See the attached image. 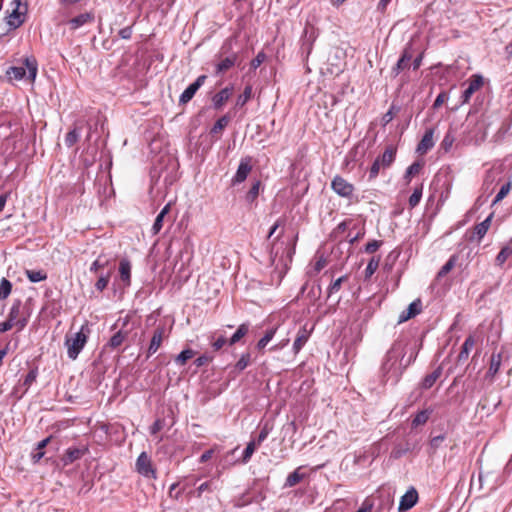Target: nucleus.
<instances>
[{"mask_svg":"<svg viewBox=\"0 0 512 512\" xmlns=\"http://www.w3.org/2000/svg\"><path fill=\"white\" fill-rule=\"evenodd\" d=\"M417 355L416 347H409L406 339H396L383 357L380 366L382 381H392L396 385L405 370L415 362Z\"/></svg>","mask_w":512,"mask_h":512,"instance_id":"obj_1","label":"nucleus"},{"mask_svg":"<svg viewBox=\"0 0 512 512\" xmlns=\"http://www.w3.org/2000/svg\"><path fill=\"white\" fill-rule=\"evenodd\" d=\"M38 72V63L35 57H25L23 60V66H12L6 71V75L10 80H22L26 79L30 82H34Z\"/></svg>","mask_w":512,"mask_h":512,"instance_id":"obj_2","label":"nucleus"},{"mask_svg":"<svg viewBox=\"0 0 512 512\" xmlns=\"http://www.w3.org/2000/svg\"><path fill=\"white\" fill-rule=\"evenodd\" d=\"M90 329L87 325H82L80 330L73 334H67L65 338V346L67 347V355L71 360H76L82 349L87 343Z\"/></svg>","mask_w":512,"mask_h":512,"instance_id":"obj_3","label":"nucleus"},{"mask_svg":"<svg viewBox=\"0 0 512 512\" xmlns=\"http://www.w3.org/2000/svg\"><path fill=\"white\" fill-rule=\"evenodd\" d=\"M397 149L393 145L386 147L382 155H379L373 162L369 170V179H375L381 169L389 168L395 160Z\"/></svg>","mask_w":512,"mask_h":512,"instance_id":"obj_4","label":"nucleus"},{"mask_svg":"<svg viewBox=\"0 0 512 512\" xmlns=\"http://www.w3.org/2000/svg\"><path fill=\"white\" fill-rule=\"evenodd\" d=\"M14 3H16V6L6 17L7 25L9 26L10 30L17 29L23 24L27 12L26 5L22 6L20 0H14Z\"/></svg>","mask_w":512,"mask_h":512,"instance_id":"obj_5","label":"nucleus"},{"mask_svg":"<svg viewBox=\"0 0 512 512\" xmlns=\"http://www.w3.org/2000/svg\"><path fill=\"white\" fill-rule=\"evenodd\" d=\"M331 188L337 195L344 198H350L354 192L353 184L349 183L339 175L333 178L331 182Z\"/></svg>","mask_w":512,"mask_h":512,"instance_id":"obj_6","label":"nucleus"},{"mask_svg":"<svg viewBox=\"0 0 512 512\" xmlns=\"http://www.w3.org/2000/svg\"><path fill=\"white\" fill-rule=\"evenodd\" d=\"M252 170V158L247 156L240 160L238 169L232 178V184L236 185L246 180Z\"/></svg>","mask_w":512,"mask_h":512,"instance_id":"obj_7","label":"nucleus"},{"mask_svg":"<svg viewBox=\"0 0 512 512\" xmlns=\"http://www.w3.org/2000/svg\"><path fill=\"white\" fill-rule=\"evenodd\" d=\"M88 452L89 448L87 445H82L79 447H69L63 454L61 461L64 466H67L72 464L76 460L82 458Z\"/></svg>","mask_w":512,"mask_h":512,"instance_id":"obj_8","label":"nucleus"},{"mask_svg":"<svg viewBox=\"0 0 512 512\" xmlns=\"http://www.w3.org/2000/svg\"><path fill=\"white\" fill-rule=\"evenodd\" d=\"M206 79V75H200L192 84H190L180 95L179 104H187L194 97L199 88L205 83Z\"/></svg>","mask_w":512,"mask_h":512,"instance_id":"obj_9","label":"nucleus"},{"mask_svg":"<svg viewBox=\"0 0 512 512\" xmlns=\"http://www.w3.org/2000/svg\"><path fill=\"white\" fill-rule=\"evenodd\" d=\"M137 472L148 478H155V471L152 468L151 459L145 452H142L136 461Z\"/></svg>","mask_w":512,"mask_h":512,"instance_id":"obj_10","label":"nucleus"},{"mask_svg":"<svg viewBox=\"0 0 512 512\" xmlns=\"http://www.w3.org/2000/svg\"><path fill=\"white\" fill-rule=\"evenodd\" d=\"M95 20L93 12L81 13L73 18L67 20L66 24L69 26L71 31H75L86 24H92Z\"/></svg>","mask_w":512,"mask_h":512,"instance_id":"obj_11","label":"nucleus"},{"mask_svg":"<svg viewBox=\"0 0 512 512\" xmlns=\"http://www.w3.org/2000/svg\"><path fill=\"white\" fill-rule=\"evenodd\" d=\"M21 306L22 302L20 299L14 300L7 317V319L18 326V330H22L28 322L27 318H19Z\"/></svg>","mask_w":512,"mask_h":512,"instance_id":"obj_12","label":"nucleus"},{"mask_svg":"<svg viewBox=\"0 0 512 512\" xmlns=\"http://www.w3.org/2000/svg\"><path fill=\"white\" fill-rule=\"evenodd\" d=\"M501 404V397L497 394L489 393L479 401L478 407L487 414L493 413Z\"/></svg>","mask_w":512,"mask_h":512,"instance_id":"obj_13","label":"nucleus"},{"mask_svg":"<svg viewBox=\"0 0 512 512\" xmlns=\"http://www.w3.org/2000/svg\"><path fill=\"white\" fill-rule=\"evenodd\" d=\"M418 501V492L414 487H411L401 497L398 510L400 512L408 511L416 505Z\"/></svg>","mask_w":512,"mask_h":512,"instance_id":"obj_14","label":"nucleus"},{"mask_svg":"<svg viewBox=\"0 0 512 512\" xmlns=\"http://www.w3.org/2000/svg\"><path fill=\"white\" fill-rule=\"evenodd\" d=\"M422 311V302L420 299H416L413 302H411L408 306V308L404 311H402L398 318V324L404 323L408 321L411 318H414L418 314H420Z\"/></svg>","mask_w":512,"mask_h":512,"instance_id":"obj_15","label":"nucleus"},{"mask_svg":"<svg viewBox=\"0 0 512 512\" xmlns=\"http://www.w3.org/2000/svg\"><path fill=\"white\" fill-rule=\"evenodd\" d=\"M233 94V86H228L220 90L212 97L213 108L221 110L224 104L230 99Z\"/></svg>","mask_w":512,"mask_h":512,"instance_id":"obj_16","label":"nucleus"},{"mask_svg":"<svg viewBox=\"0 0 512 512\" xmlns=\"http://www.w3.org/2000/svg\"><path fill=\"white\" fill-rule=\"evenodd\" d=\"M434 129L429 128L425 131L422 139L417 145L416 152L420 155L426 154L434 146Z\"/></svg>","mask_w":512,"mask_h":512,"instance_id":"obj_17","label":"nucleus"},{"mask_svg":"<svg viewBox=\"0 0 512 512\" xmlns=\"http://www.w3.org/2000/svg\"><path fill=\"white\" fill-rule=\"evenodd\" d=\"M483 85V78L480 75H473L468 87L463 91L462 102L467 103L471 96Z\"/></svg>","mask_w":512,"mask_h":512,"instance_id":"obj_18","label":"nucleus"},{"mask_svg":"<svg viewBox=\"0 0 512 512\" xmlns=\"http://www.w3.org/2000/svg\"><path fill=\"white\" fill-rule=\"evenodd\" d=\"M164 335L165 326H158L153 333L150 345L148 347V357L156 353V351L159 349L163 341Z\"/></svg>","mask_w":512,"mask_h":512,"instance_id":"obj_19","label":"nucleus"},{"mask_svg":"<svg viewBox=\"0 0 512 512\" xmlns=\"http://www.w3.org/2000/svg\"><path fill=\"white\" fill-rule=\"evenodd\" d=\"M412 54L408 50H404L396 65L391 70V76L397 77L403 70L409 67Z\"/></svg>","mask_w":512,"mask_h":512,"instance_id":"obj_20","label":"nucleus"},{"mask_svg":"<svg viewBox=\"0 0 512 512\" xmlns=\"http://www.w3.org/2000/svg\"><path fill=\"white\" fill-rule=\"evenodd\" d=\"M311 334V330L306 328V325L302 326L297 333L296 339L293 343V351L298 353L302 347L306 344Z\"/></svg>","mask_w":512,"mask_h":512,"instance_id":"obj_21","label":"nucleus"},{"mask_svg":"<svg viewBox=\"0 0 512 512\" xmlns=\"http://www.w3.org/2000/svg\"><path fill=\"white\" fill-rule=\"evenodd\" d=\"M475 346V338L473 335H469L461 346V350L457 357V363L465 362L470 354V351Z\"/></svg>","mask_w":512,"mask_h":512,"instance_id":"obj_22","label":"nucleus"},{"mask_svg":"<svg viewBox=\"0 0 512 512\" xmlns=\"http://www.w3.org/2000/svg\"><path fill=\"white\" fill-rule=\"evenodd\" d=\"M315 39H316V35H315L313 29H311V31H309L308 28H305L303 35H302V44H301L302 53H306L307 55H309L311 53L312 47H313V42L315 41Z\"/></svg>","mask_w":512,"mask_h":512,"instance_id":"obj_23","label":"nucleus"},{"mask_svg":"<svg viewBox=\"0 0 512 512\" xmlns=\"http://www.w3.org/2000/svg\"><path fill=\"white\" fill-rule=\"evenodd\" d=\"M502 360H503V353L502 352H493L492 355H491V358H490V365H489V369L487 371V376L488 377H494L500 367H501V364H502Z\"/></svg>","mask_w":512,"mask_h":512,"instance_id":"obj_24","label":"nucleus"},{"mask_svg":"<svg viewBox=\"0 0 512 512\" xmlns=\"http://www.w3.org/2000/svg\"><path fill=\"white\" fill-rule=\"evenodd\" d=\"M238 59V55L236 53H232L230 56L222 59L216 65V74H221L232 68Z\"/></svg>","mask_w":512,"mask_h":512,"instance_id":"obj_25","label":"nucleus"},{"mask_svg":"<svg viewBox=\"0 0 512 512\" xmlns=\"http://www.w3.org/2000/svg\"><path fill=\"white\" fill-rule=\"evenodd\" d=\"M441 374H442V368L438 367L433 372L426 375L423 378L422 382L420 383L421 389H424V390L430 389L435 384L437 379L441 376Z\"/></svg>","mask_w":512,"mask_h":512,"instance_id":"obj_26","label":"nucleus"},{"mask_svg":"<svg viewBox=\"0 0 512 512\" xmlns=\"http://www.w3.org/2000/svg\"><path fill=\"white\" fill-rule=\"evenodd\" d=\"M119 273L121 280L127 285L131 279V263L128 259H122L119 263Z\"/></svg>","mask_w":512,"mask_h":512,"instance_id":"obj_27","label":"nucleus"},{"mask_svg":"<svg viewBox=\"0 0 512 512\" xmlns=\"http://www.w3.org/2000/svg\"><path fill=\"white\" fill-rule=\"evenodd\" d=\"M512 255V240L505 246L502 247L500 252L497 254L495 258L496 266H503V264L507 261V259Z\"/></svg>","mask_w":512,"mask_h":512,"instance_id":"obj_28","label":"nucleus"},{"mask_svg":"<svg viewBox=\"0 0 512 512\" xmlns=\"http://www.w3.org/2000/svg\"><path fill=\"white\" fill-rule=\"evenodd\" d=\"M169 211H170V204H166L162 208L160 213L157 215V217L153 223V226H152V233L154 235L158 234L160 232V230L162 229L164 217H165V215H167L169 213Z\"/></svg>","mask_w":512,"mask_h":512,"instance_id":"obj_29","label":"nucleus"},{"mask_svg":"<svg viewBox=\"0 0 512 512\" xmlns=\"http://www.w3.org/2000/svg\"><path fill=\"white\" fill-rule=\"evenodd\" d=\"M492 217H493V213L490 214L484 221H482L481 223L477 224L474 227V235H476L479 240H481L487 233V231L491 225Z\"/></svg>","mask_w":512,"mask_h":512,"instance_id":"obj_30","label":"nucleus"},{"mask_svg":"<svg viewBox=\"0 0 512 512\" xmlns=\"http://www.w3.org/2000/svg\"><path fill=\"white\" fill-rule=\"evenodd\" d=\"M458 261V255L453 254L450 256L448 261L441 267L439 272L437 273V278L440 279L444 276H446L457 264Z\"/></svg>","mask_w":512,"mask_h":512,"instance_id":"obj_31","label":"nucleus"},{"mask_svg":"<svg viewBox=\"0 0 512 512\" xmlns=\"http://www.w3.org/2000/svg\"><path fill=\"white\" fill-rule=\"evenodd\" d=\"M231 121V116L229 114H225L222 117H220L213 127L210 130L211 135L219 134L222 132V130L225 129V127L229 124Z\"/></svg>","mask_w":512,"mask_h":512,"instance_id":"obj_32","label":"nucleus"},{"mask_svg":"<svg viewBox=\"0 0 512 512\" xmlns=\"http://www.w3.org/2000/svg\"><path fill=\"white\" fill-rule=\"evenodd\" d=\"M128 333L127 332H123V331H118L116 332L111 338L110 340L108 341V343L106 344L105 347H109L111 349H116L118 348L119 346L122 345V343L124 342V340L126 339Z\"/></svg>","mask_w":512,"mask_h":512,"instance_id":"obj_33","label":"nucleus"},{"mask_svg":"<svg viewBox=\"0 0 512 512\" xmlns=\"http://www.w3.org/2000/svg\"><path fill=\"white\" fill-rule=\"evenodd\" d=\"M248 331H249V324L248 323L241 324L237 328L236 332L229 339L228 344L230 346L236 344L248 333Z\"/></svg>","mask_w":512,"mask_h":512,"instance_id":"obj_34","label":"nucleus"},{"mask_svg":"<svg viewBox=\"0 0 512 512\" xmlns=\"http://www.w3.org/2000/svg\"><path fill=\"white\" fill-rule=\"evenodd\" d=\"M432 413L431 409H424L419 411L412 420V427H418L424 425Z\"/></svg>","mask_w":512,"mask_h":512,"instance_id":"obj_35","label":"nucleus"},{"mask_svg":"<svg viewBox=\"0 0 512 512\" xmlns=\"http://www.w3.org/2000/svg\"><path fill=\"white\" fill-rule=\"evenodd\" d=\"M25 275L32 283H38L47 279V273L43 270H26Z\"/></svg>","mask_w":512,"mask_h":512,"instance_id":"obj_36","label":"nucleus"},{"mask_svg":"<svg viewBox=\"0 0 512 512\" xmlns=\"http://www.w3.org/2000/svg\"><path fill=\"white\" fill-rule=\"evenodd\" d=\"M276 331H277L276 327L268 329L265 332V334L263 335V337L260 338L259 341L257 342L256 348L260 351L263 350L267 346V344L273 339Z\"/></svg>","mask_w":512,"mask_h":512,"instance_id":"obj_37","label":"nucleus"},{"mask_svg":"<svg viewBox=\"0 0 512 512\" xmlns=\"http://www.w3.org/2000/svg\"><path fill=\"white\" fill-rule=\"evenodd\" d=\"M12 292V283L3 277L0 281V300H5Z\"/></svg>","mask_w":512,"mask_h":512,"instance_id":"obj_38","label":"nucleus"},{"mask_svg":"<svg viewBox=\"0 0 512 512\" xmlns=\"http://www.w3.org/2000/svg\"><path fill=\"white\" fill-rule=\"evenodd\" d=\"M196 352L190 348L181 351L175 358V362L179 365H184L189 359L195 356Z\"/></svg>","mask_w":512,"mask_h":512,"instance_id":"obj_39","label":"nucleus"},{"mask_svg":"<svg viewBox=\"0 0 512 512\" xmlns=\"http://www.w3.org/2000/svg\"><path fill=\"white\" fill-rule=\"evenodd\" d=\"M304 477V474L299 473V469H296L294 472L290 473L286 478L284 487H293L297 485Z\"/></svg>","mask_w":512,"mask_h":512,"instance_id":"obj_40","label":"nucleus"},{"mask_svg":"<svg viewBox=\"0 0 512 512\" xmlns=\"http://www.w3.org/2000/svg\"><path fill=\"white\" fill-rule=\"evenodd\" d=\"M112 271H113V268L111 267L106 274H101L99 276V279L95 283V288L98 291H103L107 287L110 277H111V274H112Z\"/></svg>","mask_w":512,"mask_h":512,"instance_id":"obj_41","label":"nucleus"},{"mask_svg":"<svg viewBox=\"0 0 512 512\" xmlns=\"http://www.w3.org/2000/svg\"><path fill=\"white\" fill-rule=\"evenodd\" d=\"M260 186L261 182L259 180L252 184L251 188L249 189L245 197L247 202L253 203L257 199L259 195Z\"/></svg>","mask_w":512,"mask_h":512,"instance_id":"obj_42","label":"nucleus"},{"mask_svg":"<svg viewBox=\"0 0 512 512\" xmlns=\"http://www.w3.org/2000/svg\"><path fill=\"white\" fill-rule=\"evenodd\" d=\"M252 97V86L247 85L241 95L238 96L236 106H244Z\"/></svg>","mask_w":512,"mask_h":512,"instance_id":"obj_43","label":"nucleus"},{"mask_svg":"<svg viewBox=\"0 0 512 512\" xmlns=\"http://www.w3.org/2000/svg\"><path fill=\"white\" fill-rule=\"evenodd\" d=\"M109 265V260L100 255L90 266V272L98 273L100 269H104Z\"/></svg>","mask_w":512,"mask_h":512,"instance_id":"obj_44","label":"nucleus"},{"mask_svg":"<svg viewBox=\"0 0 512 512\" xmlns=\"http://www.w3.org/2000/svg\"><path fill=\"white\" fill-rule=\"evenodd\" d=\"M379 262H380V256L378 257H372L367 266H366V269H365V278H369L371 277L375 271L377 270L378 266H379Z\"/></svg>","mask_w":512,"mask_h":512,"instance_id":"obj_45","label":"nucleus"},{"mask_svg":"<svg viewBox=\"0 0 512 512\" xmlns=\"http://www.w3.org/2000/svg\"><path fill=\"white\" fill-rule=\"evenodd\" d=\"M79 137H80V132L78 131L77 128H74L73 130L69 131L66 134L65 145L69 148L72 147L75 143H77V141L79 140Z\"/></svg>","mask_w":512,"mask_h":512,"instance_id":"obj_46","label":"nucleus"},{"mask_svg":"<svg viewBox=\"0 0 512 512\" xmlns=\"http://www.w3.org/2000/svg\"><path fill=\"white\" fill-rule=\"evenodd\" d=\"M347 276H341L333 281L328 287V297H331L334 293H337L341 289V285L344 281H347Z\"/></svg>","mask_w":512,"mask_h":512,"instance_id":"obj_47","label":"nucleus"},{"mask_svg":"<svg viewBox=\"0 0 512 512\" xmlns=\"http://www.w3.org/2000/svg\"><path fill=\"white\" fill-rule=\"evenodd\" d=\"M510 189H511V182L508 181L507 183H505L504 185H502V187L500 188L499 192L496 194L493 202H492V205H495L496 203L500 202L502 199H504L507 194L510 192Z\"/></svg>","mask_w":512,"mask_h":512,"instance_id":"obj_48","label":"nucleus"},{"mask_svg":"<svg viewBox=\"0 0 512 512\" xmlns=\"http://www.w3.org/2000/svg\"><path fill=\"white\" fill-rule=\"evenodd\" d=\"M251 361V354L249 352L243 353L240 359L235 364V369L243 371Z\"/></svg>","mask_w":512,"mask_h":512,"instance_id":"obj_49","label":"nucleus"},{"mask_svg":"<svg viewBox=\"0 0 512 512\" xmlns=\"http://www.w3.org/2000/svg\"><path fill=\"white\" fill-rule=\"evenodd\" d=\"M422 168V164L419 163V162H414L413 164H411L406 172H405V176L404 178L407 180V182H410L411 180V177L418 174L420 172Z\"/></svg>","mask_w":512,"mask_h":512,"instance_id":"obj_50","label":"nucleus"},{"mask_svg":"<svg viewBox=\"0 0 512 512\" xmlns=\"http://www.w3.org/2000/svg\"><path fill=\"white\" fill-rule=\"evenodd\" d=\"M271 431V427L268 425V423L264 424L258 434V436L253 439L252 441L256 443L258 446L261 445V443L268 437L269 433Z\"/></svg>","mask_w":512,"mask_h":512,"instance_id":"obj_51","label":"nucleus"},{"mask_svg":"<svg viewBox=\"0 0 512 512\" xmlns=\"http://www.w3.org/2000/svg\"><path fill=\"white\" fill-rule=\"evenodd\" d=\"M257 447L258 445L254 443L252 440L247 444L242 456V462L244 464L250 460Z\"/></svg>","mask_w":512,"mask_h":512,"instance_id":"obj_52","label":"nucleus"},{"mask_svg":"<svg viewBox=\"0 0 512 512\" xmlns=\"http://www.w3.org/2000/svg\"><path fill=\"white\" fill-rule=\"evenodd\" d=\"M421 197H422V186H420L419 188H415L413 193L410 195L409 200H408L410 207L411 208L416 207L419 204Z\"/></svg>","mask_w":512,"mask_h":512,"instance_id":"obj_53","label":"nucleus"},{"mask_svg":"<svg viewBox=\"0 0 512 512\" xmlns=\"http://www.w3.org/2000/svg\"><path fill=\"white\" fill-rule=\"evenodd\" d=\"M382 243L383 242L380 240H372L365 245L364 251L368 254H372L382 246Z\"/></svg>","mask_w":512,"mask_h":512,"instance_id":"obj_54","label":"nucleus"},{"mask_svg":"<svg viewBox=\"0 0 512 512\" xmlns=\"http://www.w3.org/2000/svg\"><path fill=\"white\" fill-rule=\"evenodd\" d=\"M266 59V54L263 51H260L256 57L251 61L250 67L251 69L256 70Z\"/></svg>","mask_w":512,"mask_h":512,"instance_id":"obj_55","label":"nucleus"},{"mask_svg":"<svg viewBox=\"0 0 512 512\" xmlns=\"http://www.w3.org/2000/svg\"><path fill=\"white\" fill-rule=\"evenodd\" d=\"M37 375H38L37 368L31 369L29 371V373L26 375V377L23 381V385L26 386L27 388L30 387L32 385V383L36 380Z\"/></svg>","mask_w":512,"mask_h":512,"instance_id":"obj_56","label":"nucleus"},{"mask_svg":"<svg viewBox=\"0 0 512 512\" xmlns=\"http://www.w3.org/2000/svg\"><path fill=\"white\" fill-rule=\"evenodd\" d=\"M212 359H213L212 356L203 354L194 360V364L196 367H202V366L206 365L207 363L211 362Z\"/></svg>","mask_w":512,"mask_h":512,"instance_id":"obj_57","label":"nucleus"},{"mask_svg":"<svg viewBox=\"0 0 512 512\" xmlns=\"http://www.w3.org/2000/svg\"><path fill=\"white\" fill-rule=\"evenodd\" d=\"M212 481H207V482H204L202 483L196 490L197 492V497H201L202 493L203 492H212L213 491V488H212Z\"/></svg>","mask_w":512,"mask_h":512,"instance_id":"obj_58","label":"nucleus"},{"mask_svg":"<svg viewBox=\"0 0 512 512\" xmlns=\"http://www.w3.org/2000/svg\"><path fill=\"white\" fill-rule=\"evenodd\" d=\"M448 99V95L445 91H442L441 93L438 94V96L436 97L434 103H433V108L434 109H438L439 107L442 106V104Z\"/></svg>","mask_w":512,"mask_h":512,"instance_id":"obj_59","label":"nucleus"},{"mask_svg":"<svg viewBox=\"0 0 512 512\" xmlns=\"http://www.w3.org/2000/svg\"><path fill=\"white\" fill-rule=\"evenodd\" d=\"M453 141H454L453 136H451L450 134H446L445 137L443 138L442 142H441V147L445 151H448L451 148V146L453 144Z\"/></svg>","mask_w":512,"mask_h":512,"instance_id":"obj_60","label":"nucleus"},{"mask_svg":"<svg viewBox=\"0 0 512 512\" xmlns=\"http://www.w3.org/2000/svg\"><path fill=\"white\" fill-rule=\"evenodd\" d=\"M229 340H227L224 336L218 337L214 342H212V347L215 351L220 350L225 344L228 343Z\"/></svg>","mask_w":512,"mask_h":512,"instance_id":"obj_61","label":"nucleus"},{"mask_svg":"<svg viewBox=\"0 0 512 512\" xmlns=\"http://www.w3.org/2000/svg\"><path fill=\"white\" fill-rule=\"evenodd\" d=\"M445 440V436L443 434L435 436L430 441V446L432 449H437L441 443Z\"/></svg>","mask_w":512,"mask_h":512,"instance_id":"obj_62","label":"nucleus"},{"mask_svg":"<svg viewBox=\"0 0 512 512\" xmlns=\"http://www.w3.org/2000/svg\"><path fill=\"white\" fill-rule=\"evenodd\" d=\"M327 264V261L324 257H320L316 262H315V265H314V271L315 273H318L320 272Z\"/></svg>","mask_w":512,"mask_h":512,"instance_id":"obj_63","label":"nucleus"},{"mask_svg":"<svg viewBox=\"0 0 512 512\" xmlns=\"http://www.w3.org/2000/svg\"><path fill=\"white\" fill-rule=\"evenodd\" d=\"M372 507L373 504L370 501L365 500L362 506L357 510V512H371Z\"/></svg>","mask_w":512,"mask_h":512,"instance_id":"obj_64","label":"nucleus"}]
</instances>
